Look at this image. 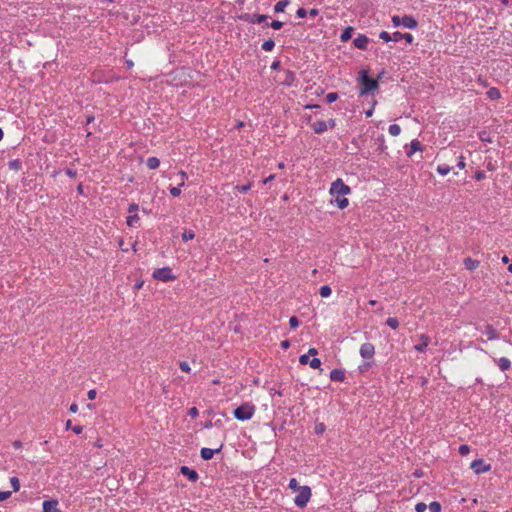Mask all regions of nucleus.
Segmentation results:
<instances>
[{
	"label": "nucleus",
	"instance_id": "obj_1",
	"mask_svg": "<svg viewBox=\"0 0 512 512\" xmlns=\"http://www.w3.org/2000/svg\"><path fill=\"white\" fill-rule=\"evenodd\" d=\"M329 193L332 196L331 204L339 209L343 210L349 205V200L345 196L351 193V188L341 178L331 183Z\"/></svg>",
	"mask_w": 512,
	"mask_h": 512
},
{
	"label": "nucleus",
	"instance_id": "obj_2",
	"mask_svg": "<svg viewBox=\"0 0 512 512\" xmlns=\"http://www.w3.org/2000/svg\"><path fill=\"white\" fill-rule=\"evenodd\" d=\"M360 95H367L378 88V81L370 78L367 71L363 70L360 74Z\"/></svg>",
	"mask_w": 512,
	"mask_h": 512
},
{
	"label": "nucleus",
	"instance_id": "obj_3",
	"mask_svg": "<svg viewBox=\"0 0 512 512\" xmlns=\"http://www.w3.org/2000/svg\"><path fill=\"white\" fill-rule=\"evenodd\" d=\"M255 413V406L252 403L245 402L233 411L234 417L239 421L250 420Z\"/></svg>",
	"mask_w": 512,
	"mask_h": 512
},
{
	"label": "nucleus",
	"instance_id": "obj_4",
	"mask_svg": "<svg viewBox=\"0 0 512 512\" xmlns=\"http://www.w3.org/2000/svg\"><path fill=\"white\" fill-rule=\"evenodd\" d=\"M297 496L294 499V503L299 508L306 507L307 503L309 502L312 492L311 488L307 485L302 486L301 489H299Z\"/></svg>",
	"mask_w": 512,
	"mask_h": 512
},
{
	"label": "nucleus",
	"instance_id": "obj_5",
	"mask_svg": "<svg viewBox=\"0 0 512 512\" xmlns=\"http://www.w3.org/2000/svg\"><path fill=\"white\" fill-rule=\"evenodd\" d=\"M153 278L162 282H169L174 280L176 277L172 273V269L170 267H162L154 270L152 274Z\"/></svg>",
	"mask_w": 512,
	"mask_h": 512
},
{
	"label": "nucleus",
	"instance_id": "obj_6",
	"mask_svg": "<svg viewBox=\"0 0 512 512\" xmlns=\"http://www.w3.org/2000/svg\"><path fill=\"white\" fill-rule=\"evenodd\" d=\"M470 468L474 471L475 474L479 475L489 472L492 467L490 464H486L483 459H475L472 461Z\"/></svg>",
	"mask_w": 512,
	"mask_h": 512
},
{
	"label": "nucleus",
	"instance_id": "obj_7",
	"mask_svg": "<svg viewBox=\"0 0 512 512\" xmlns=\"http://www.w3.org/2000/svg\"><path fill=\"white\" fill-rule=\"evenodd\" d=\"M268 16L264 14H250L244 13L239 16V19L247 23H262L267 20Z\"/></svg>",
	"mask_w": 512,
	"mask_h": 512
},
{
	"label": "nucleus",
	"instance_id": "obj_8",
	"mask_svg": "<svg viewBox=\"0 0 512 512\" xmlns=\"http://www.w3.org/2000/svg\"><path fill=\"white\" fill-rule=\"evenodd\" d=\"M359 353L364 359H373L375 354V347L372 343H363L360 347Z\"/></svg>",
	"mask_w": 512,
	"mask_h": 512
},
{
	"label": "nucleus",
	"instance_id": "obj_9",
	"mask_svg": "<svg viewBox=\"0 0 512 512\" xmlns=\"http://www.w3.org/2000/svg\"><path fill=\"white\" fill-rule=\"evenodd\" d=\"M299 362L302 365L309 364V366L313 369H318L321 366V360L317 357H313L310 359L309 355H301L299 357Z\"/></svg>",
	"mask_w": 512,
	"mask_h": 512
},
{
	"label": "nucleus",
	"instance_id": "obj_10",
	"mask_svg": "<svg viewBox=\"0 0 512 512\" xmlns=\"http://www.w3.org/2000/svg\"><path fill=\"white\" fill-rule=\"evenodd\" d=\"M370 39L365 34H358L357 37L353 39V44L356 48L360 50H367Z\"/></svg>",
	"mask_w": 512,
	"mask_h": 512
},
{
	"label": "nucleus",
	"instance_id": "obj_11",
	"mask_svg": "<svg viewBox=\"0 0 512 512\" xmlns=\"http://www.w3.org/2000/svg\"><path fill=\"white\" fill-rule=\"evenodd\" d=\"M424 150V146L421 144V142L417 139H413L410 143V147L408 148L407 146L405 147V152H406V155L407 157H412V155L415 153V152H422Z\"/></svg>",
	"mask_w": 512,
	"mask_h": 512
},
{
	"label": "nucleus",
	"instance_id": "obj_12",
	"mask_svg": "<svg viewBox=\"0 0 512 512\" xmlns=\"http://www.w3.org/2000/svg\"><path fill=\"white\" fill-rule=\"evenodd\" d=\"M180 473L186 476L191 482H196L199 479L197 471L188 466H181Z\"/></svg>",
	"mask_w": 512,
	"mask_h": 512
},
{
	"label": "nucleus",
	"instance_id": "obj_13",
	"mask_svg": "<svg viewBox=\"0 0 512 512\" xmlns=\"http://www.w3.org/2000/svg\"><path fill=\"white\" fill-rule=\"evenodd\" d=\"M223 448V444L219 446L217 449H210L203 447L200 451V456L203 460H210L213 458L214 454L219 453Z\"/></svg>",
	"mask_w": 512,
	"mask_h": 512
},
{
	"label": "nucleus",
	"instance_id": "obj_14",
	"mask_svg": "<svg viewBox=\"0 0 512 512\" xmlns=\"http://www.w3.org/2000/svg\"><path fill=\"white\" fill-rule=\"evenodd\" d=\"M430 343V337L426 334H421L419 337V343L414 346L415 350L418 352H425L426 348Z\"/></svg>",
	"mask_w": 512,
	"mask_h": 512
},
{
	"label": "nucleus",
	"instance_id": "obj_15",
	"mask_svg": "<svg viewBox=\"0 0 512 512\" xmlns=\"http://www.w3.org/2000/svg\"><path fill=\"white\" fill-rule=\"evenodd\" d=\"M401 24L403 27L408 29H416L418 26L417 20L411 15H404L401 18Z\"/></svg>",
	"mask_w": 512,
	"mask_h": 512
},
{
	"label": "nucleus",
	"instance_id": "obj_16",
	"mask_svg": "<svg viewBox=\"0 0 512 512\" xmlns=\"http://www.w3.org/2000/svg\"><path fill=\"white\" fill-rule=\"evenodd\" d=\"M483 333L487 336V340L492 341L499 338V333L491 324L484 326Z\"/></svg>",
	"mask_w": 512,
	"mask_h": 512
},
{
	"label": "nucleus",
	"instance_id": "obj_17",
	"mask_svg": "<svg viewBox=\"0 0 512 512\" xmlns=\"http://www.w3.org/2000/svg\"><path fill=\"white\" fill-rule=\"evenodd\" d=\"M284 79L281 81V84L285 86H292L296 80L295 73L291 70H284Z\"/></svg>",
	"mask_w": 512,
	"mask_h": 512
},
{
	"label": "nucleus",
	"instance_id": "obj_18",
	"mask_svg": "<svg viewBox=\"0 0 512 512\" xmlns=\"http://www.w3.org/2000/svg\"><path fill=\"white\" fill-rule=\"evenodd\" d=\"M43 512H61L56 500H47L43 502Z\"/></svg>",
	"mask_w": 512,
	"mask_h": 512
},
{
	"label": "nucleus",
	"instance_id": "obj_19",
	"mask_svg": "<svg viewBox=\"0 0 512 512\" xmlns=\"http://www.w3.org/2000/svg\"><path fill=\"white\" fill-rule=\"evenodd\" d=\"M330 379L333 382H343L345 380V371L342 369H333L330 372Z\"/></svg>",
	"mask_w": 512,
	"mask_h": 512
},
{
	"label": "nucleus",
	"instance_id": "obj_20",
	"mask_svg": "<svg viewBox=\"0 0 512 512\" xmlns=\"http://www.w3.org/2000/svg\"><path fill=\"white\" fill-rule=\"evenodd\" d=\"M494 362L498 365L502 372H505L511 368V361L506 357H501L499 359L494 358Z\"/></svg>",
	"mask_w": 512,
	"mask_h": 512
},
{
	"label": "nucleus",
	"instance_id": "obj_21",
	"mask_svg": "<svg viewBox=\"0 0 512 512\" xmlns=\"http://www.w3.org/2000/svg\"><path fill=\"white\" fill-rule=\"evenodd\" d=\"M312 129L316 134H322L328 129L326 121L318 120L312 124Z\"/></svg>",
	"mask_w": 512,
	"mask_h": 512
},
{
	"label": "nucleus",
	"instance_id": "obj_22",
	"mask_svg": "<svg viewBox=\"0 0 512 512\" xmlns=\"http://www.w3.org/2000/svg\"><path fill=\"white\" fill-rule=\"evenodd\" d=\"M463 264L467 270L474 271L475 269H477L479 267L480 262L478 260L472 259L471 257H466L463 260Z\"/></svg>",
	"mask_w": 512,
	"mask_h": 512
},
{
	"label": "nucleus",
	"instance_id": "obj_23",
	"mask_svg": "<svg viewBox=\"0 0 512 512\" xmlns=\"http://www.w3.org/2000/svg\"><path fill=\"white\" fill-rule=\"evenodd\" d=\"M353 31H354V28L352 26H348L346 27L341 35H340V40L342 42H347L349 41L351 38H352V34H353Z\"/></svg>",
	"mask_w": 512,
	"mask_h": 512
},
{
	"label": "nucleus",
	"instance_id": "obj_24",
	"mask_svg": "<svg viewBox=\"0 0 512 512\" xmlns=\"http://www.w3.org/2000/svg\"><path fill=\"white\" fill-rule=\"evenodd\" d=\"M146 165L150 170L157 169L160 165V160L157 157H149L146 160Z\"/></svg>",
	"mask_w": 512,
	"mask_h": 512
},
{
	"label": "nucleus",
	"instance_id": "obj_25",
	"mask_svg": "<svg viewBox=\"0 0 512 512\" xmlns=\"http://www.w3.org/2000/svg\"><path fill=\"white\" fill-rule=\"evenodd\" d=\"M487 96L491 100H498L501 97V92H500V90L498 88L491 87L487 91Z\"/></svg>",
	"mask_w": 512,
	"mask_h": 512
},
{
	"label": "nucleus",
	"instance_id": "obj_26",
	"mask_svg": "<svg viewBox=\"0 0 512 512\" xmlns=\"http://www.w3.org/2000/svg\"><path fill=\"white\" fill-rule=\"evenodd\" d=\"M289 5V0H279L274 5V12L275 13H281L284 12L285 8Z\"/></svg>",
	"mask_w": 512,
	"mask_h": 512
},
{
	"label": "nucleus",
	"instance_id": "obj_27",
	"mask_svg": "<svg viewBox=\"0 0 512 512\" xmlns=\"http://www.w3.org/2000/svg\"><path fill=\"white\" fill-rule=\"evenodd\" d=\"M451 170L452 167L449 166L448 164H440L437 166V172L442 176L447 175Z\"/></svg>",
	"mask_w": 512,
	"mask_h": 512
},
{
	"label": "nucleus",
	"instance_id": "obj_28",
	"mask_svg": "<svg viewBox=\"0 0 512 512\" xmlns=\"http://www.w3.org/2000/svg\"><path fill=\"white\" fill-rule=\"evenodd\" d=\"M274 47H275V42L273 39L265 40L262 44V49L267 52L272 51L274 49Z\"/></svg>",
	"mask_w": 512,
	"mask_h": 512
},
{
	"label": "nucleus",
	"instance_id": "obj_29",
	"mask_svg": "<svg viewBox=\"0 0 512 512\" xmlns=\"http://www.w3.org/2000/svg\"><path fill=\"white\" fill-rule=\"evenodd\" d=\"M331 293H332V289L328 285L321 286L320 289H319V294L323 298L329 297L331 295Z\"/></svg>",
	"mask_w": 512,
	"mask_h": 512
},
{
	"label": "nucleus",
	"instance_id": "obj_30",
	"mask_svg": "<svg viewBox=\"0 0 512 512\" xmlns=\"http://www.w3.org/2000/svg\"><path fill=\"white\" fill-rule=\"evenodd\" d=\"M388 132L391 136H398L401 133V127L398 124H391Z\"/></svg>",
	"mask_w": 512,
	"mask_h": 512
},
{
	"label": "nucleus",
	"instance_id": "obj_31",
	"mask_svg": "<svg viewBox=\"0 0 512 512\" xmlns=\"http://www.w3.org/2000/svg\"><path fill=\"white\" fill-rule=\"evenodd\" d=\"M139 219H140V218H139V216H138V214H137V213H135V214H130V215L126 218V223H127V225H128V226L132 227V226H134V224H135L136 222H138V221H139Z\"/></svg>",
	"mask_w": 512,
	"mask_h": 512
},
{
	"label": "nucleus",
	"instance_id": "obj_32",
	"mask_svg": "<svg viewBox=\"0 0 512 512\" xmlns=\"http://www.w3.org/2000/svg\"><path fill=\"white\" fill-rule=\"evenodd\" d=\"M8 166L10 169L17 171V170L21 169L22 163L19 159H14V160L9 161Z\"/></svg>",
	"mask_w": 512,
	"mask_h": 512
},
{
	"label": "nucleus",
	"instance_id": "obj_33",
	"mask_svg": "<svg viewBox=\"0 0 512 512\" xmlns=\"http://www.w3.org/2000/svg\"><path fill=\"white\" fill-rule=\"evenodd\" d=\"M195 237V233L193 230H185L183 233H182V240L184 242H187L189 240H192L194 239Z\"/></svg>",
	"mask_w": 512,
	"mask_h": 512
},
{
	"label": "nucleus",
	"instance_id": "obj_34",
	"mask_svg": "<svg viewBox=\"0 0 512 512\" xmlns=\"http://www.w3.org/2000/svg\"><path fill=\"white\" fill-rule=\"evenodd\" d=\"M428 508H429L430 512H441L442 506H441L440 502L433 501L429 504Z\"/></svg>",
	"mask_w": 512,
	"mask_h": 512
},
{
	"label": "nucleus",
	"instance_id": "obj_35",
	"mask_svg": "<svg viewBox=\"0 0 512 512\" xmlns=\"http://www.w3.org/2000/svg\"><path fill=\"white\" fill-rule=\"evenodd\" d=\"M386 324L392 329H397L399 326V321L396 317H389L386 320Z\"/></svg>",
	"mask_w": 512,
	"mask_h": 512
},
{
	"label": "nucleus",
	"instance_id": "obj_36",
	"mask_svg": "<svg viewBox=\"0 0 512 512\" xmlns=\"http://www.w3.org/2000/svg\"><path fill=\"white\" fill-rule=\"evenodd\" d=\"M288 487H289V489L293 490L294 492H296L302 488V486L299 485L298 481L295 478L290 479Z\"/></svg>",
	"mask_w": 512,
	"mask_h": 512
},
{
	"label": "nucleus",
	"instance_id": "obj_37",
	"mask_svg": "<svg viewBox=\"0 0 512 512\" xmlns=\"http://www.w3.org/2000/svg\"><path fill=\"white\" fill-rule=\"evenodd\" d=\"M10 484H11L14 492H17L20 490V481L16 476H13L10 478Z\"/></svg>",
	"mask_w": 512,
	"mask_h": 512
},
{
	"label": "nucleus",
	"instance_id": "obj_38",
	"mask_svg": "<svg viewBox=\"0 0 512 512\" xmlns=\"http://www.w3.org/2000/svg\"><path fill=\"white\" fill-rule=\"evenodd\" d=\"M184 185H185V183H184V181H182V182L179 184V186H178V187H171V188H170V194H171L173 197H178V196H180V194H181V189H180V187H182V186H184Z\"/></svg>",
	"mask_w": 512,
	"mask_h": 512
},
{
	"label": "nucleus",
	"instance_id": "obj_39",
	"mask_svg": "<svg viewBox=\"0 0 512 512\" xmlns=\"http://www.w3.org/2000/svg\"><path fill=\"white\" fill-rule=\"evenodd\" d=\"M284 23L279 20H273L271 23H266V26H270L275 30H279L283 27Z\"/></svg>",
	"mask_w": 512,
	"mask_h": 512
},
{
	"label": "nucleus",
	"instance_id": "obj_40",
	"mask_svg": "<svg viewBox=\"0 0 512 512\" xmlns=\"http://www.w3.org/2000/svg\"><path fill=\"white\" fill-rule=\"evenodd\" d=\"M326 430V426L324 423H316L314 427V431L317 435L323 434Z\"/></svg>",
	"mask_w": 512,
	"mask_h": 512
},
{
	"label": "nucleus",
	"instance_id": "obj_41",
	"mask_svg": "<svg viewBox=\"0 0 512 512\" xmlns=\"http://www.w3.org/2000/svg\"><path fill=\"white\" fill-rule=\"evenodd\" d=\"M235 189L239 191L240 193H246L251 189V183L245 184V185H237L235 186Z\"/></svg>",
	"mask_w": 512,
	"mask_h": 512
},
{
	"label": "nucleus",
	"instance_id": "obj_42",
	"mask_svg": "<svg viewBox=\"0 0 512 512\" xmlns=\"http://www.w3.org/2000/svg\"><path fill=\"white\" fill-rule=\"evenodd\" d=\"M338 99V94L336 92H330L326 95V102L333 103Z\"/></svg>",
	"mask_w": 512,
	"mask_h": 512
},
{
	"label": "nucleus",
	"instance_id": "obj_43",
	"mask_svg": "<svg viewBox=\"0 0 512 512\" xmlns=\"http://www.w3.org/2000/svg\"><path fill=\"white\" fill-rule=\"evenodd\" d=\"M470 450H471V448H470V446H469V445H467V444H463V445H460V447H459V450H458V451H459V453H460L462 456H465V455L469 454Z\"/></svg>",
	"mask_w": 512,
	"mask_h": 512
},
{
	"label": "nucleus",
	"instance_id": "obj_44",
	"mask_svg": "<svg viewBox=\"0 0 512 512\" xmlns=\"http://www.w3.org/2000/svg\"><path fill=\"white\" fill-rule=\"evenodd\" d=\"M289 325H290V327L292 329H295V328H297L300 325V321H299V319L296 316H292L289 319Z\"/></svg>",
	"mask_w": 512,
	"mask_h": 512
},
{
	"label": "nucleus",
	"instance_id": "obj_45",
	"mask_svg": "<svg viewBox=\"0 0 512 512\" xmlns=\"http://www.w3.org/2000/svg\"><path fill=\"white\" fill-rule=\"evenodd\" d=\"M379 38L382 39L383 41L385 42H390L392 41V36L391 34H389L387 31H382L380 32L379 34Z\"/></svg>",
	"mask_w": 512,
	"mask_h": 512
},
{
	"label": "nucleus",
	"instance_id": "obj_46",
	"mask_svg": "<svg viewBox=\"0 0 512 512\" xmlns=\"http://www.w3.org/2000/svg\"><path fill=\"white\" fill-rule=\"evenodd\" d=\"M11 495V491H0V502L7 500Z\"/></svg>",
	"mask_w": 512,
	"mask_h": 512
},
{
	"label": "nucleus",
	"instance_id": "obj_47",
	"mask_svg": "<svg viewBox=\"0 0 512 512\" xmlns=\"http://www.w3.org/2000/svg\"><path fill=\"white\" fill-rule=\"evenodd\" d=\"M401 18H402V17H400V16H398V15H394V16L392 17L391 21H392V24H393V26H394V27L402 26V24H401Z\"/></svg>",
	"mask_w": 512,
	"mask_h": 512
},
{
	"label": "nucleus",
	"instance_id": "obj_48",
	"mask_svg": "<svg viewBox=\"0 0 512 512\" xmlns=\"http://www.w3.org/2000/svg\"><path fill=\"white\" fill-rule=\"evenodd\" d=\"M403 35H404V33H401L399 31L394 32L393 34H391L392 41L398 42V41L402 40Z\"/></svg>",
	"mask_w": 512,
	"mask_h": 512
},
{
	"label": "nucleus",
	"instance_id": "obj_49",
	"mask_svg": "<svg viewBox=\"0 0 512 512\" xmlns=\"http://www.w3.org/2000/svg\"><path fill=\"white\" fill-rule=\"evenodd\" d=\"M427 509V505L424 502H419L415 506L416 512H424Z\"/></svg>",
	"mask_w": 512,
	"mask_h": 512
},
{
	"label": "nucleus",
	"instance_id": "obj_50",
	"mask_svg": "<svg viewBox=\"0 0 512 512\" xmlns=\"http://www.w3.org/2000/svg\"><path fill=\"white\" fill-rule=\"evenodd\" d=\"M188 416H190L191 418H196L198 415H199V412H198V409L196 407H191L189 410H188Z\"/></svg>",
	"mask_w": 512,
	"mask_h": 512
},
{
	"label": "nucleus",
	"instance_id": "obj_51",
	"mask_svg": "<svg viewBox=\"0 0 512 512\" xmlns=\"http://www.w3.org/2000/svg\"><path fill=\"white\" fill-rule=\"evenodd\" d=\"M179 367H180V369H181L183 372H187V373H188V372H190V370H191V369H190L189 364H188L186 361H181V362L179 363Z\"/></svg>",
	"mask_w": 512,
	"mask_h": 512
},
{
	"label": "nucleus",
	"instance_id": "obj_52",
	"mask_svg": "<svg viewBox=\"0 0 512 512\" xmlns=\"http://www.w3.org/2000/svg\"><path fill=\"white\" fill-rule=\"evenodd\" d=\"M485 177H486V175H485L484 171L478 170L475 172V175H474L475 180L481 181V180L485 179Z\"/></svg>",
	"mask_w": 512,
	"mask_h": 512
},
{
	"label": "nucleus",
	"instance_id": "obj_53",
	"mask_svg": "<svg viewBox=\"0 0 512 512\" xmlns=\"http://www.w3.org/2000/svg\"><path fill=\"white\" fill-rule=\"evenodd\" d=\"M65 174L70 178H75L77 176V171L73 168H67L65 170Z\"/></svg>",
	"mask_w": 512,
	"mask_h": 512
},
{
	"label": "nucleus",
	"instance_id": "obj_54",
	"mask_svg": "<svg viewBox=\"0 0 512 512\" xmlns=\"http://www.w3.org/2000/svg\"><path fill=\"white\" fill-rule=\"evenodd\" d=\"M138 209H139L138 204H136V203H131V204L129 205V207H128V212H129L130 214H135V213H137Z\"/></svg>",
	"mask_w": 512,
	"mask_h": 512
},
{
	"label": "nucleus",
	"instance_id": "obj_55",
	"mask_svg": "<svg viewBox=\"0 0 512 512\" xmlns=\"http://www.w3.org/2000/svg\"><path fill=\"white\" fill-rule=\"evenodd\" d=\"M402 39H404V40L406 41V43H407V44H412V43H413V40H414V37H413V35H412V34H410V33H404V35H403V38H402Z\"/></svg>",
	"mask_w": 512,
	"mask_h": 512
},
{
	"label": "nucleus",
	"instance_id": "obj_56",
	"mask_svg": "<svg viewBox=\"0 0 512 512\" xmlns=\"http://www.w3.org/2000/svg\"><path fill=\"white\" fill-rule=\"evenodd\" d=\"M296 15H297V17H299V18H304V17H306V15H307V11H306V9H304L303 7H300V8H298V10L296 11Z\"/></svg>",
	"mask_w": 512,
	"mask_h": 512
},
{
	"label": "nucleus",
	"instance_id": "obj_57",
	"mask_svg": "<svg viewBox=\"0 0 512 512\" xmlns=\"http://www.w3.org/2000/svg\"><path fill=\"white\" fill-rule=\"evenodd\" d=\"M371 364L369 362H365L359 366V371L361 373L366 372L370 368Z\"/></svg>",
	"mask_w": 512,
	"mask_h": 512
},
{
	"label": "nucleus",
	"instance_id": "obj_58",
	"mask_svg": "<svg viewBox=\"0 0 512 512\" xmlns=\"http://www.w3.org/2000/svg\"><path fill=\"white\" fill-rule=\"evenodd\" d=\"M97 392L95 389H91L88 391L87 396L89 400H94L96 398Z\"/></svg>",
	"mask_w": 512,
	"mask_h": 512
},
{
	"label": "nucleus",
	"instance_id": "obj_59",
	"mask_svg": "<svg viewBox=\"0 0 512 512\" xmlns=\"http://www.w3.org/2000/svg\"><path fill=\"white\" fill-rule=\"evenodd\" d=\"M72 431L75 433V434H81L82 431H83V426L81 425H76L74 427L71 428Z\"/></svg>",
	"mask_w": 512,
	"mask_h": 512
},
{
	"label": "nucleus",
	"instance_id": "obj_60",
	"mask_svg": "<svg viewBox=\"0 0 512 512\" xmlns=\"http://www.w3.org/2000/svg\"><path fill=\"white\" fill-rule=\"evenodd\" d=\"M465 166H466V164H465V161H464V157L460 156L459 157V161L457 163V167L460 168V169H464Z\"/></svg>",
	"mask_w": 512,
	"mask_h": 512
},
{
	"label": "nucleus",
	"instance_id": "obj_61",
	"mask_svg": "<svg viewBox=\"0 0 512 512\" xmlns=\"http://www.w3.org/2000/svg\"><path fill=\"white\" fill-rule=\"evenodd\" d=\"M326 124H328V128L333 129L336 126V120L335 119H329Z\"/></svg>",
	"mask_w": 512,
	"mask_h": 512
},
{
	"label": "nucleus",
	"instance_id": "obj_62",
	"mask_svg": "<svg viewBox=\"0 0 512 512\" xmlns=\"http://www.w3.org/2000/svg\"><path fill=\"white\" fill-rule=\"evenodd\" d=\"M280 65H281L280 61L279 60H275L272 63V65H271V69L272 70H278L280 68Z\"/></svg>",
	"mask_w": 512,
	"mask_h": 512
},
{
	"label": "nucleus",
	"instance_id": "obj_63",
	"mask_svg": "<svg viewBox=\"0 0 512 512\" xmlns=\"http://www.w3.org/2000/svg\"><path fill=\"white\" fill-rule=\"evenodd\" d=\"M274 178H275V175H274V174H271V175H269L268 177H266L265 179H263L262 183H263L264 185H266L267 183L271 182Z\"/></svg>",
	"mask_w": 512,
	"mask_h": 512
},
{
	"label": "nucleus",
	"instance_id": "obj_64",
	"mask_svg": "<svg viewBox=\"0 0 512 512\" xmlns=\"http://www.w3.org/2000/svg\"><path fill=\"white\" fill-rule=\"evenodd\" d=\"M69 411L71 413H76L78 411V405L76 403H72L69 407Z\"/></svg>",
	"mask_w": 512,
	"mask_h": 512
}]
</instances>
